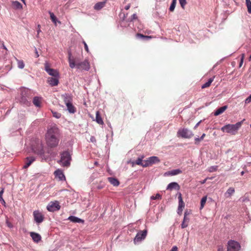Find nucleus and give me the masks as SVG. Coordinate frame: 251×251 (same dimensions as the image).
Returning a JSON list of instances; mask_svg holds the SVG:
<instances>
[{"instance_id":"nucleus-1","label":"nucleus","mask_w":251,"mask_h":251,"mask_svg":"<svg viewBox=\"0 0 251 251\" xmlns=\"http://www.w3.org/2000/svg\"><path fill=\"white\" fill-rule=\"evenodd\" d=\"M60 140L59 129L56 126L50 127L46 134V140L47 145L50 148L56 147Z\"/></svg>"},{"instance_id":"nucleus-2","label":"nucleus","mask_w":251,"mask_h":251,"mask_svg":"<svg viewBox=\"0 0 251 251\" xmlns=\"http://www.w3.org/2000/svg\"><path fill=\"white\" fill-rule=\"evenodd\" d=\"M244 121L245 119H243L242 121L237 122L235 124L226 125L221 128V130L223 132H225L232 135H235L237 133L238 130L242 126Z\"/></svg>"},{"instance_id":"nucleus-3","label":"nucleus","mask_w":251,"mask_h":251,"mask_svg":"<svg viewBox=\"0 0 251 251\" xmlns=\"http://www.w3.org/2000/svg\"><path fill=\"white\" fill-rule=\"evenodd\" d=\"M71 157L68 151L63 152L61 154V159L59 162L63 167H68L70 165Z\"/></svg>"},{"instance_id":"nucleus-4","label":"nucleus","mask_w":251,"mask_h":251,"mask_svg":"<svg viewBox=\"0 0 251 251\" xmlns=\"http://www.w3.org/2000/svg\"><path fill=\"white\" fill-rule=\"evenodd\" d=\"M33 151L37 154L42 155L44 154V151L43 145L42 141L40 140H37L35 142V144L32 145Z\"/></svg>"},{"instance_id":"nucleus-5","label":"nucleus","mask_w":251,"mask_h":251,"mask_svg":"<svg viewBox=\"0 0 251 251\" xmlns=\"http://www.w3.org/2000/svg\"><path fill=\"white\" fill-rule=\"evenodd\" d=\"M178 137L191 138L194 136L193 132L187 128L179 129L177 132Z\"/></svg>"},{"instance_id":"nucleus-6","label":"nucleus","mask_w":251,"mask_h":251,"mask_svg":"<svg viewBox=\"0 0 251 251\" xmlns=\"http://www.w3.org/2000/svg\"><path fill=\"white\" fill-rule=\"evenodd\" d=\"M147 229H144L143 230H140L138 231L135 238H134V243L135 244H137L144 240L147 235Z\"/></svg>"},{"instance_id":"nucleus-7","label":"nucleus","mask_w":251,"mask_h":251,"mask_svg":"<svg viewBox=\"0 0 251 251\" xmlns=\"http://www.w3.org/2000/svg\"><path fill=\"white\" fill-rule=\"evenodd\" d=\"M240 249V244L238 242L232 240L228 242L227 251H239Z\"/></svg>"},{"instance_id":"nucleus-8","label":"nucleus","mask_w":251,"mask_h":251,"mask_svg":"<svg viewBox=\"0 0 251 251\" xmlns=\"http://www.w3.org/2000/svg\"><path fill=\"white\" fill-rule=\"evenodd\" d=\"M160 161V159L157 156H153L149 157L146 160L144 161L145 164H144L143 167L151 166L152 164L159 163Z\"/></svg>"},{"instance_id":"nucleus-9","label":"nucleus","mask_w":251,"mask_h":251,"mask_svg":"<svg viewBox=\"0 0 251 251\" xmlns=\"http://www.w3.org/2000/svg\"><path fill=\"white\" fill-rule=\"evenodd\" d=\"M47 208L50 212H54L59 210L60 206L58 201H51L48 204Z\"/></svg>"},{"instance_id":"nucleus-10","label":"nucleus","mask_w":251,"mask_h":251,"mask_svg":"<svg viewBox=\"0 0 251 251\" xmlns=\"http://www.w3.org/2000/svg\"><path fill=\"white\" fill-rule=\"evenodd\" d=\"M33 215L34 217V220L37 224H39L44 221V215L38 210L34 211L33 212Z\"/></svg>"},{"instance_id":"nucleus-11","label":"nucleus","mask_w":251,"mask_h":251,"mask_svg":"<svg viewBox=\"0 0 251 251\" xmlns=\"http://www.w3.org/2000/svg\"><path fill=\"white\" fill-rule=\"evenodd\" d=\"M71 68L76 67L80 71H88L90 68L89 64H70Z\"/></svg>"},{"instance_id":"nucleus-12","label":"nucleus","mask_w":251,"mask_h":251,"mask_svg":"<svg viewBox=\"0 0 251 251\" xmlns=\"http://www.w3.org/2000/svg\"><path fill=\"white\" fill-rule=\"evenodd\" d=\"M178 206L177 209V213L179 215H181L182 214L183 209L184 208L185 203L183 201L181 194L179 193L178 195Z\"/></svg>"},{"instance_id":"nucleus-13","label":"nucleus","mask_w":251,"mask_h":251,"mask_svg":"<svg viewBox=\"0 0 251 251\" xmlns=\"http://www.w3.org/2000/svg\"><path fill=\"white\" fill-rule=\"evenodd\" d=\"M46 71L49 74V75L53 77H58L59 73L56 70L50 68L48 65H46L45 68Z\"/></svg>"},{"instance_id":"nucleus-14","label":"nucleus","mask_w":251,"mask_h":251,"mask_svg":"<svg viewBox=\"0 0 251 251\" xmlns=\"http://www.w3.org/2000/svg\"><path fill=\"white\" fill-rule=\"evenodd\" d=\"M182 173V171L180 169H175L172 171H168L164 174V176H176Z\"/></svg>"},{"instance_id":"nucleus-15","label":"nucleus","mask_w":251,"mask_h":251,"mask_svg":"<svg viewBox=\"0 0 251 251\" xmlns=\"http://www.w3.org/2000/svg\"><path fill=\"white\" fill-rule=\"evenodd\" d=\"M189 213H188L187 211H186L184 213V218L183 222L181 225V226L182 228H184L187 227L188 225V223L189 222V218L187 217V215H189Z\"/></svg>"},{"instance_id":"nucleus-16","label":"nucleus","mask_w":251,"mask_h":251,"mask_svg":"<svg viewBox=\"0 0 251 251\" xmlns=\"http://www.w3.org/2000/svg\"><path fill=\"white\" fill-rule=\"evenodd\" d=\"M47 81L51 86H57L59 83L58 77H50L48 78Z\"/></svg>"},{"instance_id":"nucleus-17","label":"nucleus","mask_w":251,"mask_h":251,"mask_svg":"<svg viewBox=\"0 0 251 251\" xmlns=\"http://www.w3.org/2000/svg\"><path fill=\"white\" fill-rule=\"evenodd\" d=\"M180 187L179 184L175 182H171L169 183L167 187V190L172 191L173 189L179 190Z\"/></svg>"},{"instance_id":"nucleus-18","label":"nucleus","mask_w":251,"mask_h":251,"mask_svg":"<svg viewBox=\"0 0 251 251\" xmlns=\"http://www.w3.org/2000/svg\"><path fill=\"white\" fill-rule=\"evenodd\" d=\"M35 160V158L33 156L26 157L25 158V165L24 166L23 168L25 169H27Z\"/></svg>"},{"instance_id":"nucleus-19","label":"nucleus","mask_w":251,"mask_h":251,"mask_svg":"<svg viewBox=\"0 0 251 251\" xmlns=\"http://www.w3.org/2000/svg\"><path fill=\"white\" fill-rule=\"evenodd\" d=\"M54 174L55 177L58 178L59 180H63L65 179V176L61 170L58 169L54 172Z\"/></svg>"},{"instance_id":"nucleus-20","label":"nucleus","mask_w":251,"mask_h":251,"mask_svg":"<svg viewBox=\"0 0 251 251\" xmlns=\"http://www.w3.org/2000/svg\"><path fill=\"white\" fill-rule=\"evenodd\" d=\"M30 235L33 240L36 243L39 242L41 240V236L38 233L32 232H30Z\"/></svg>"},{"instance_id":"nucleus-21","label":"nucleus","mask_w":251,"mask_h":251,"mask_svg":"<svg viewBox=\"0 0 251 251\" xmlns=\"http://www.w3.org/2000/svg\"><path fill=\"white\" fill-rule=\"evenodd\" d=\"M42 101V98L40 97H35L33 100V103L34 105L38 107L41 106V103Z\"/></svg>"},{"instance_id":"nucleus-22","label":"nucleus","mask_w":251,"mask_h":251,"mask_svg":"<svg viewBox=\"0 0 251 251\" xmlns=\"http://www.w3.org/2000/svg\"><path fill=\"white\" fill-rule=\"evenodd\" d=\"M106 2L105 1H100L96 3L94 6V8L95 10L99 11L101 10L103 7H104L105 5Z\"/></svg>"},{"instance_id":"nucleus-23","label":"nucleus","mask_w":251,"mask_h":251,"mask_svg":"<svg viewBox=\"0 0 251 251\" xmlns=\"http://www.w3.org/2000/svg\"><path fill=\"white\" fill-rule=\"evenodd\" d=\"M62 97L66 105L69 103H71L72 101V97L68 94H66L65 95H63L62 96Z\"/></svg>"},{"instance_id":"nucleus-24","label":"nucleus","mask_w":251,"mask_h":251,"mask_svg":"<svg viewBox=\"0 0 251 251\" xmlns=\"http://www.w3.org/2000/svg\"><path fill=\"white\" fill-rule=\"evenodd\" d=\"M227 108V105H225L224 106L221 107L217 109L215 112H214L215 116H218L221 114H222L226 109Z\"/></svg>"},{"instance_id":"nucleus-25","label":"nucleus","mask_w":251,"mask_h":251,"mask_svg":"<svg viewBox=\"0 0 251 251\" xmlns=\"http://www.w3.org/2000/svg\"><path fill=\"white\" fill-rule=\"evenodd\" d=\"M108 180L114 186H118L120 184L119 180L116 178L109 177L108 178Z\"/></svg>"},{"instance_id":"nucleus-26","label":"nucleus","mask_w":251,"mask_h":251,"mask_svg":"<svg viewBox=\"0 0 251 251\" xmlns=\"http://www.w3.org/2000/svg\"><path fill=\"white\" fill-rule=\"evenodd\" d=\"M235 192V189L233 187L229 188L226 192L225 193V195L226 198L230 197L231 195H232Z\"/></svg>"},{"instance_id":"nucleus-27","label":"nucleus","mask_w":251,"mask_h":251,"mask_svg":"<svg viewBox=\"0 0 251 251\" xmlns=\"http://www.w3.org/2000/svg\"><path fill=\"white\" fill-rule=\"evenodd\" d=\"M13 7L16 9H22L23 6L18 1H13L12 3Z\"/></svg>"},{"instance_id":"nucleus-28","label":"nucleus","mask_w":251,"mask_h":251,"mask_svg":"<svg viewBox=\"0 0 251 251\" xmlns=\"http://www.w3.org/2000/svg\"><path fill=\"white\" fill-rule=\"evenodd\" d=\"M69 112L74 113L75 112V108L72 104V102L66 105Z\"/></svg>"},{"instance_id":"nucleus-29","label":"nucleus","mask_w":251,"mask_h":251,"mask_svg":"<svg viewBox=\"0 0 251 251\" xmlns=\"http://www.w3.org/2000/svg\"><path fill=\"white\" fill-rule=\"evenodd\" d=\"M96 122L100 125H103V122L102 119L100 116V113L99 111H97L96 112Z\"/></svg>"},{"instance_id":"nucleus-30","label":"nucleus","mask_w":251,"mask_h":251,"mask_svg":"<svg viewBox=\"0 0 251 251\" xmlns=\"http://www.w3.org/2000/svg\"><path fill=\"white\" fill-rule=\"evenodd\" d=\"M68 220L74 223H81L83 221L82 220L73 216H70Z\"/></svg>"},{"instance_id":"nucleus-31","label":"nucleus","mask_w":251,"mask_h":251,"mask_svg":"<svg viewBox=\"0 0 251 251\" xmlns=\"http://www.w3.org/2000/svg\"><path fill=\"white\" fill-rule=\"evenodd\" d=\"M214 78V77L210 78L207 82L205 83L204 84H203L202 85L201 88L204 89V88L209 87L210 86L211 83L213 81Z\"/></svg>"},{"instance_id":"nucleus-32","label":"nucleus","mask_w":251,"mask_h":251,"mask_svg":"<svg viewBox=\"0 0 251 251\" xmlns=\"http://www.w3.org/2000/svg\"><path fill=\"white\" fill-rule=\"evenodd\" d=\"M144 156H142L141 158H138L133 163H135L138 165H141L143 167L144 164H145L144 161L143 162V158Z\"/></svg>"},{"instance_id":"nucleus-33","label":"nucleus","mask_w":251,"mask_h":251,"mask_svg":"<svg viewBox=\"0 0 251 251\" xmlns=\"http://www.w3.org/2000/svg\"><path fill=\"white\" fill-rule=\"evenodd\" d=\"M49 14H50V17L51 21H52L53 23H54L55 24H56V22H58L56 17L54 15V14L50 11L49 12ZM58 22L60 23V22L59 21H58Z\"/></svg>"},{"instance_id":"nucleus-34","label":"nucleus","mask_w":251,"mask_h":251,"mask_svg":"<svg viewBox=\"0 0 251 251\" xmlns=\"http://www.w3.org/2000/svg\"><path fill=\"white\" fill-rule=\"evenodd\" d=\"M246 4L248 8V11L251 14V0H246Z\"/></svg>"},{"instance_id":"nucleus-35","label":"nucleus","mask_w":251,"mask_h":251,"mask_svg":"<svg viewBox=\"0 0 251 251\" xmlns=\"http://www.w3.org/2000/svg\"><path fill=\"white\" fill-rule=\"evenodd\" d=\"M176 3V0H172L171 4L170 6L169 10L171 11H173L175 8Z\"/></svg>"},{"instance_id":"nucleus-36","label":"nucleus","mask_w":251,"mask_h":251,"mask_svg":"<svg viewBox=\"0 0 251 251\" xmlns=\"http://www.w3.org/2000/svg\"><path fill=\"white\" fill-rule=\"evenodd\" d=\"M207 200V197L206 196L203 197L201 201V208L200 209H202L206 203Z\"/></svg>"},{"instance_id":"nucleus-37","label":"nucleus","mask_w":251,"mask_h":251,"mask_svg":"<svg viewBox=\"0 0 251 251\" xmlns=\"http://www.w3.org/2000/svg\"><path fill=\"white\" fill-rule=\"evenodd\" d=\"M3 193H4V188H2L1 191H0V201H1V203L2 204L5 205V202L2 198V195H3Z\"/></svg>"},{"instance_id":"nucleus-38","label":"nucleus","mask_w":251,"mask_h":251,"mask_svg":"<svg viewBox=\"0 0 251 251\" xmlns=\"http://www.w3.org/2000/svg\"><path fill=\"white\" fill-rule=\"evenodd\" d=\"M51 112L52 113L53 116L57 119L60 118L61 116V114L56 111L51 110Z\"/></svg>"},{"instance_id":"nucleus-39","label":"nucleus","mask_w":251,"mask_h":251,"mask_svg":"<svg viewBox=\"0 0 251 251\" xmlns=\"http://www.w3.org/2000/svg\"><path fill=\"white\" fill-rule=\"evenodd\" d=\"M181 7L184 9L186 4V0H178Z\"/></svg>"},{"instance_id":"nucleus-40","label":"nucleus","mask_w":251,"mask_h":251,"mask_svg":"<svg viewBox=\"0 0 251 251\" xmlns=\"http://www.w3.org/2000/svg\"><path fill=\"white\" fill-rule=\"evenodd\" d=\"M217 169H218V166H211L209 168L208 171L209 172H215V171H217Z\"/></svg>"},{"instance_id":"nucleus-41","label":"nucleus","mask_w":251,"mask_h":251,"mask_svg":"<svg viewBox=\"0 0 251 251\" xmlns=\"http://www.w3.org/2000/svg\"><path fill=\"white\" fill-rule=\"evenodd\" d=\"M161 198V196L159 194H157L155 196H152L151 197V199L157 200V199H160Z\"/></svg>"},{"instance_id":"nucleus-42","label":"nucleus","mask_w":251,"mask_h":251,"mask_svg":"<svg viewBox=\"0 0 251 251\" xmlns=\"http://www.w3.org/2000/svg\"><path fill=\"white\" fill-rule=\"evenodd\" d=\"M251 102V95L248 97L245 100V103L248 104Z\"/></svg>"},{"instance_id":"nucleus-43","label":"nucleus","mask_w":251,"mask_h":251,"mask_svg":"<svg viewBox=\"0 0 251 251\" xmlns=\"http://www.w3.org/2000/svg\"><path fill=\"white\" fill-rule=\"evenodd\" d=\"M68 55H69V63H75L74 60L73 59H71V52L69 51V53H68Z\"/></svg>"},{"instance_id":"nucleus-44","label":"nucleus","mask_w":251,"mask_h":251,"mask_svg":"<svg viewBox=\"0 0 251 251\" xmlns=\"http://www.w3.org/2000/svg\"><path fill=\"white\" fill-rule=\"evenodd\" d=\"M82 43L84 44V48H85V50L87 52H88V51H89L88 47L87 44L86 43V42L84 41H83Z\"/></svg>"},{"instance_id":"nucleus-45","label":"nucleus","mask_w":251,"mask_h":251,"mask_svg":"<svg viewBox=\"0 0 251 251\" xmlns=\"http://www.w3.org/2000/svg\"><path fill=\"white\" fill-rule=\"evenodd\" d=\"M202 140L200 139V138H196L195 139V144H198L200 141Z\"/></svg>"},{"instance_id":"nucleus-46","label":"nucleus","mask_w":251,"mask_h":251,"mask_svg":"<svg viewBox=\"0 0 251 251\" xmlns=\"http://www.w3.org/2000/svg\"><path fill=\"white\" fill-rule=\"evenodd\" d=\"M137 19V16L136 14H133L131 17L130 21H132L133 20Z\"/></svg>"},{"instance_id":"nucleus-47","label":"nucleus","mask_w":251,"mask_h":251,"mask_svg":"<svg viewBox=\"0 0 251 251\" xmlns=\"http://www.w3.org/2000/svg\"><path fill=\"white\" fill-rule=\"evenodd\" d=\"M170 251H178V249L176 246H174Z\"/></svg>"},{"instance_id":"nucleus-48","label":"nucleus","mask_w":251,"mask_h":251,"mask_svg":"<svg viewBox=\"0 0 251 251\" xmlns=\"http://www.w3.org/2000/svg\"><path fill=\"white\" fill-rule=\"evenodd\" d=\"M90 141L91 142H96V138H95V137L94 136H92L90 138Z\"/></svg>"},{"instance_id":"nucleus-49","label":"nucleus","mask_w":251,"mask_h":251,"mask_svg":"<svg viewBox=\"0 0 251 251\" xmlns=\"http://www.w3.org/2000/svg\"><path fill=\"white\" fill-rule=\"evenodd\" d=\"M244 59V54H242V56H241V59H240V63H243Z\"/></svg>"},{"instance_id":"nucleus-50","label":"nucleus","mask_w":251,"mask_h":251,"mask_svg":"<svg viewBox=\"0 0 251 251\" xmlns=\"http://www.w3.org/2000/svg\"><path fill=\"white\" fill-rule=\"evenodd\" d=\"M24 64H19L18 68L20 69H23L24 68Z\"/></svg>"},{"instance_id":"nucleus-51","label":"nucleus","mask_w":251,"mask_h":251,"mask_svg":"<svg viewBox=\"0 0 251 251\" xmlns=\"http://www.w3.org/2000/svg\"><path fill=\"white\" fill-rule=\"evenodd\" d=\"M40 25H38V29L37 31V37H38L39 34L41 31L40 30Z\"/></svg>"},{"instance_id":"nucleus-52","label":"nucleus","mask_w":251,"mask_h":251,"mask_svg":"<svg viewBox=\"0 0 251 251\" xmlns=\"http://www.w3.org/2000/svg\"><path fill=\"white\" fill-rule=\"evenodd\" d=\"M139 36H141L143 38H150L151 37H149V36H144L142 34H138Z\"/></svg>"},{"instance_id":"nucleus-53","label":"nucleus","mask_w":251,"mask_h":251,"mask_svg":"<svg viewBox=\"0 0 251 251\" xmlns=\"http://www.w3.org/2000/svg\"><path fill=\"white\" fill-rule=\"evenodd\" d=\"M218 251H223V248L222 246H219L218 249Z\"/></svg>"},{"instance_id":"nucleus-54","label":"nucleus","mask_w":251,"mask_h":251,"mask_svg":"<svg viewBox=\"0 0 251 251\" xmlns=\"http://www.w3.org/2000/svg\"><path fill=\"white\" fill-rule=\"evenodd\" d=\"M205 136V134L203 133L202 135H201V136L200 137V139H201L202 140Z\"/></svg>"},{"instance_id":"nucleus-55","label":"nucleus","mask_w":251,"mask_h":251,"mask_svg":"<svg viewBox=\"0 0 251 251\" xmlns=\"http://www.w3.org/2000/svg\"><path fill=\"white\" fill-rule=\"evenodd\" d=\"M201 123V121L198 122L196 125V126H195L194 127V129H196L199 125L200 123Z\"/></svg>"},{"instance_id":"nucleus-56","label":"nucleus","mask_w":251,"mask_h":251,"mask_svg":"<svg viewBox=\"0 0 251 251\" xmlns=\"http://www.w3.org/2000/svg\"><path fill=\"white\" fill-rule=\"evenodd\" d=\"M35 53H36V57H38L39 56V54H38V51L37 50V49L36 48L35 49Z\"/></svg>"},{"instance_id":"nucleus-57","label":"nucleus","mask_w":251,"mask_h":251,"mask_svg":"<svg viewBox=\"0 0 251 251\" xmlns=\"http://www.w3.org/2000/svg\"><path fill=\"white\" fill-rule=\"evenodd\" d=\"M129 7H130V5H126L125 7V9L128 10L129 8Z\"/></svg>"},{"instance_id":"nucleus-58","label":"nucleus","mask_w":251,"mask_h":251,"mask_svg":"<svg viewBox=\"0 0 251 251\" xmlns=\"http://www.w3.org/2000/svg\"><path fill=\"white\" fill-rule=\"evenodd\" d=\"M207 180V178L204 179L203 180H202V181H201V184H204V183H205L206 181Z\"/></svg>"},{"instance_id":"nucleus-59","label":"nucleus","mask_w":251,"mask_h":251,"mask_svg":"<svg viewBox=\"0 0 251 251\" xmlns=\"http://www.w3.org/2000/svg\"><path fill=\"white\" fill-rule=\"evenodd\" d=\"M2 48L3 49L7 50L6 47L4 46V45L3 44H2Z\"/></svg>"},{"instance_id":"nucleus-60","label":"nucleus","mask_w":251,"mask_h":251,"mask_svg":"<svg viewBox=\"0 0 251 251\" xmlns=\"http://www.w3.org/2000/svg\"><path fill=\"white\" fill-rule=\"evenodd\" d=\"M248 61H251V54L250 55V57H249Z\"/></svg>"},{"instance_id":"nucleus-61","label":"nucleus","mask_w":251,"mask_h":251,"mask_svg":"<svg viewBox=\"0 0 251 251\" xmlns=\"http://www.w3.org/2000/svg\"><path fill=\"white\" fill-rule=\"evenodd\" d=\"M23 3H25V0H21Z\"/></svg>"},{"instance_id":"nucleus-62","label":"nucleus","mask_w":251,"mask_h":251,"mask_svg":"<svg viewBox=\"0 0 251 251\" xmlns=\"http://www.w3.org/2000/svg\"><path fill=\"white\" fill-rule=\"evenodd\" d=\"M242 63H240V64L239 68H241V67H242Z\"/></svg>"},{"instance_id":"nucleus-63","label":"nucleus","mask_w":251,"mask_h":251,"mask_svg":"<svg viewBox=\"0 0 251 251\" xmlns=\"http://www.w3.org/2000/svg\"><path fill=\"white\" fill-rule=\"evenodd\" d=\"M18 63H23V61H19Z\"/></svg>"},{"instance_id":"nucleus-64","label":"nucleus","mask_w":251,"mask_h":251,"mask_svg":"<svg viewBox=\"0 0 251 251\" xmlns=\"http://www.w3.org/2000/svg\"><path fill=\"white\" fill-rule=\"evenodd\" d=\"M241 174H242V175H243V174H244V172H242L241 173Z\"/></svg>"}]
</instances>
